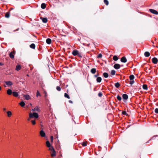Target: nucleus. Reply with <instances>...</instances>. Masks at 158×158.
Masks as SVG:
<instances>
[{
  "instance_id": "ddd939ff",
  "label": "nucleus",
  "mask_w": 158,
  "mask_h": 158,
  "mask_svg": "<svg viewBox=\"0 0 158 158\" xmlns=\"http://www.w3.org/2000/svg\"><path fill=\"white\" fill-rule=\"evenodd\" d=\"M42 20V22L44 23H46L48 21L47 19L46 18H40Z\"/></svg>"
},
{
  "instance_id": "2eb2a0df",
  "label": "nucleus",
  "mask_w": 158,
  "mask_h": 158,
  "mask_svg": "<svg viewBox=\"0 0 158 158\" xmlns=\"http://www.w3.org/2000/svg\"><path fill=\"white\" fill-rule=\"evenodd\" d=\"M46 42L47 44H50L52 42L51 39L49 38H47L46 39Z\"/></svg>"
},
{
  "instance_id": "680f3d73",
  "label": "nucleus",
  "mask_w": 158,
  "mask_h": 158,
  "mask_svg": "<svg viewBox=\"0 0 158 158\" xmlns=\"http://www.w3.org/2000/svg\"><path fill=\"white\" fill-rule=\"evenodd\" d=\"M131 126V125H128V127H130Z\"/></svg>"
},
{
  "instance_id": "338daca9",
  "label": "nucleus",
  "mask_w": 158,
  "mask_h": 158,
  "mask_svg": "<svg viewBox=\"0 0 158 158\" xmlns=\"http://www.w3.org/2000/svg\"><path fill=\"white\" fill-rule=\"evenodd\" d=\"M74 121V122L75 123H76V122H75Z\"/></svg>"
},
{
  "instance_id": "f704fd0d",
  "label": "nucleus",
  "mask_w": 158,
  "mask_h": 158,
  "mask_svg": "<svg viewBox=\"0 0 158 158\" xmlns=\"http://www.w3.org/2000/svg\"><path fill=\"white\" fill-rule=\"evenodd\" d=\"M117 98L118 101H120L122 100L121 97L119 95H118L117 97Z\"/></svg>"
},
{
  "instance_id": "7ed1b4c3",
  "label": "nucleus",
  "mask_w": 158,
  "mask_h": 158,
  "mask_svg": "<svg viewBox=\"0 0 158 158\" xmlns=\"http://www.w3.org/2000/svg\"><path fill=\"white\" fill-rule=\"evenodd\" d=\"M149 10L150 12L152 13L155 15H158V12L154 9H150Z\"/></svg>"
},
{
  "instance_id": "4468645a",
  "label": "nucleus",
  "mask_w": 158,
  "mask_h": 158,
  "mask_svg": "<svg viewBox=\"0 0 158 158\" xmlns=\"http://www.w3.org/2000/svg\"><path fill=\"white\" fill-rule=\"evenodd\" d=\"M52 153L51 154V156L52 157H54L56 156V151L53 148H52Z\"/></svg>"
},
{
  "instance_id": "3c124183",
  "label": "nucleus",
  "mask_w": 158,
  "mask_h": 158,
  "mask_svg": "<svg viewBox=\"0 0 158 158\" xmlns=\"http://www.w3.org/2000/svg\"><path fill=\"white\" fill-rule=\"evenodd\" d=\"M77 56H78L79 57H80L81 58L82 57V56H81V55L78 53V54H77Z\"/></svg>"
},
{
  "instance_id": "7c9ffc66",
  "label": "nucleus",
  "mask_w": 158,
  "mask_h": 158,
  "mask_svg": "<svg viewBox=\"0 0 158 158\" xmlns=\"http://www.w3.org/2000/svg\"><path fill=\"white\" fill-rule=\"evenodd\" d=\"M116 71L114 70H112L111 71V74L112 75H114L115 74Z\"/></svg>"
},
{
  "instance_id": "864d4df0",
  "label": "nucleus",
  "mask_w": 158,
  "mask_h": 158,
  "mask_svg": "<svg viewBox=\"0 0 158 158\" xmlns=\"http://www.w3.org/2000/svg\"><path fill=\"white\" fill-rule=\"evenodd\" d=\"M69 102L70 103H73V102L71 101V100H69Z\"/></svg>"
},
{
  "instance_id": "c85d7f7f",
  "label": "nucleus",
  "mask_w": 158,
  "mask_h": 158,
  "mask_svg": "<svg viewBox=\"0 0 158 158\" xmlns=\"http://www.w3.org/2000/svg\"><path fill=\"white\" fill-rule=\"evenodd\" d=\"M113 59L114 61H117L118 60V58L117 56H114L113 57Z\"/></svg>"
},
{
  "instance_id": "603ef678",
  "label": "nucleus",
  "mask_w": 158,
  "mask_h": 158,
  "mask_svg": "<svg viewBox=\"0 0 158 158\" xmlns=\"http://www.w3.org/2000/svg\"><path fill=\"white\" fill-rule=\"evenodd\" d=\"M20 80L21 79H20ZM20 82H22V84H23V83L25 82L23 81H22V80H20Z\"/></svg>"
},
{
  "instance_id": "39448f33",
  "label": "nucleus",
  "mask_w": 158,
  "mask_h": 158,
  "mask_svg": "<svg viewBox=\"0 0 158 158\" xmlns=\"http://www.w3.org/2000/svg\"><path fill=\"white\" fill-rule=\"evenodd\" d=\"M152 61L153 64H156L157 63L158 60L156 57H154L152 58Z\"/></svg>"
},
{
  "instance_id": "9d476101",
  "label": "nucleus",
  "mask_w": 158,
  "mask_h": 158,
  "mask_svg": "<svg viewBox=\"0 0 158 158\" xmlns=\"http://www.w3.org/2000/svg\"><path fill=\"white\" fill-rule=\"evenodd\" d=\"M40 135L43 137H45L46 135L44 131L42 130L40 132Z\"/></svg>"
},
{
  "instance_id": "4c0bfd02",
  "label": "nucleus",
  "mask_w": 158,
  "mask_h": 158,
  "mask_svg": "<svg viewBox=\"0 0 158 158\" xmlns=\"http://www.w3.org/2000/svg\"><path fill=\"white\" fill-rule=\"evenodd\" d=\"M40 94L38 90L37 91V93H36V96L37 97H38L39 96H40Z\"/></svg>"
},
{
  "instance_id": "a211bd4d",
  "label": "nucleus",
  "mask_w": 158,
  "mask_h": 158,
  "mask_svg": "<svg viewBox=\"0 0 158 158\" xmlns=\"http://www.w3.org/2000/svg\"><path fill=\"white\" fill-rule=\"evenodd\" d=\"M30 48L33 49H35V45L34 44L32 43L31 44V45L29 46Z\"/></svg>"
},
{
  "instance_id": "bf43d9fd",
  "label": "nucleus",
  "mask_w": 158,
  "mask_h": 158,
  "mask_svg": "<svg viewBox=\"0 0 158 158\" xmlns=\"http://www.w3.org/2000/svg\"><path fill=\"white\" fill-rule=\"evenodd\" d=\"M0 65H2V64L1 63H0Z\"/></svg>"
},
{
  "instance_id": "dca6fc26",
  "label": "nucleus",
  "mask_w": 158,
  "mask_h": 158,
  "mask_svg": "<svg viewBox=\"0 0 158 158\" xmlns=\"http://www.w3.org/2000/svg\"><path fill=\"white\" fill-rule=\"evenodd\" d=\"M96 69H95L94 68L90 70L92 74H95V73L96 72Z\"/></svg>"
},
{
  "instance_id": "5701e85b",
  "label": "nucleus",
  "mask_w": 158,
  "mask_h": 158,
  "mask_svg": "<svg viewBox=\"0 0 158 158\" xmlns=\"http://www.w3.org/2000/svg\"><path fill=\"white\" fill-rule=\"evenodd\" d=\"M10 12H7L5 14V17L6 18H9L10 16Z\"/></svg>"
},
{
  "instance_id": "6ab92c4d",
  "label": "nucleus",
  "mask_w": 158,
  "mask_h": 158,
  "mask_svg": "<svg viewBox=\"0 0 158 158\" xmlns=\"http://www.w3.org/2000/svg\"><path fill=\"white\" fill-rule=\"evenodd\" d=\"M103 77L105 78H107L109 77L108 74L107 73H106V72L103 73Z\"/></svg>"
},
{
  "instance_id": "bb28decb",
  "label": "nucleus",
  "mask_w": 158,
  "mask_h": 158,
  "mask_svg": "<svg viewBox=\"0 0 158 158\" xmlns=\"http://www.w3.org/2000/svg\"><path fill=\"white\" fill-rule=\"evenodd\" d=\"M143 88L144 89L147 90L148 88L147 85L145 84L143 85Z\"/></svg>"
},
{
  "instance_id": "69168bd1",
  "label": "nucleus",
  "mask_w": 158,
  "mask_h": 158,
  "mask_svg": "<svg viewBox=\"0 0 158 158\" xmlns=\"http://www.w3.org/2000/svg\"><path fill=\"white\" fill-rule=\"evenodd\" d=\"M110 77H111V76H110L109 77L110 78Z\"/></svg>"
},
{
  "instance_id": "b1692460",
  "label": "nucleus",
  "mask_w": 158,
  "mask_h": 158,
  "mask_svg": "<svg viewBox=\"0 0 158 158\" xmlns=\"http://www.w3.org/2000/svg\"><path fill=\"white\" fill-rule=\"evenodd\" d=\"M46 144L47 147L48 148L51 147V145L50 144V143L49 141H47L46 142Z\"/></svg>"
},
{
  "instance_id": "6e6552de",
  "label": "nucleus",
  "mask_w": 158,
  "mask_h": 158,
  "mask_svg": "<svg viewBox=\"0 0 158 158\" xmlns=\"http://www.w3.org/2000/svg\"><path fill=\"white\" fill-rule=\"evenodd\" d=\"M15 54V52L14 51L11 52L9 54L10 57L11 59H13L14 57V54Z\"/></svg>"
},
{
  "instance_id": "f3484780",
  "label": "nucleus",
  "mask_w": 158,
  "mask_h": 158,
  "mask_svg": "<svg viewBox=\"0 0 158 158\" xmlns=\"http://www.w3.org/2000/svg\"><path fill=\"white\" fill-rule=\"evenodd\" d=\"M144 55L145 56L148 57L150 56V53L149 52H144Z\"/></svg>"
},
{
  "instance_id": "a19ab883",
  "label": "nucleus",
  "mask_w": 158,
  "mask_h": 158,
  "mask_svg": "<svg viewBox=\"0 0 158 158\" xmlns=\"http://www.w3.org/2000/svg\"><path fill=\"white\" fill-rule=\"evenodd\" d=\"M56 89L58 91H60L61 90L60 87L59 86H57L56 87Z\"/></svg>"
},
{
  "instance_id": "0eeeda50",
  "label": "nucleus",
  "mask_w": 158,
  "mask_h": 158,
  "mask_svg": "<svg viewBox=\"0 0 158 158\" xmlns=\"http://www.w3.org/2000/svg\"><path fill=\"white\" fill-rule=\"evenodd\" d=\"M120 65L118 64H115L114 65V69H120Z\"/></svg>"
},
{
  "instance_id": "2f4dec72",
  "label": "nucleus",
  "mask_w": 158,
  "mask_h": 158,
  "mask_svg": "<svg viewBox=\"0 0 158 158\" xmlns=\"http://www.w3.org/2000/svg\"><path fill=\"white\" fill-rule=\"evenodd\" d=\"M122 114L123 115H126V116H128V114H127L126 111H123L122 112Z\"/></svg>"
},
{
  "instance_id": "72a5a7b5",
  "label": "nucleus",
  "mask_w": 158,
  "mask_h": 158,
  "mask_svg": "<svg viewBox=\"0 0 158 158\" xmlns=\"http://www.w3.org/2000/svg\"><path fill=\"white\" fill-rule=\"evenodd\" d=\"M64 96L66 98H67L68 99H69L70 98V97L69 96V95L67 94L66 93H64Z\"/></svg>"
},
{
  "instance_id": "79ce46f5",
  "label": "nucleus",
  "mask_w": 158,
  "mask_h": 158,
  "mask_svg": "<svg viewBox=\"0 0 158 158\" xmlns=\"http://www.w3.org/2000/svg\"><path fill=\"white\" fill-rule=\"evenodd\" d=\"M102 54L100 53L97 56V58H101L102 57Z\"/></svg>"
},
{
  "instance_id": "20e7f679",
  "label": "nucleus",
  "mask_w": 158,
  "mask_h": 158,
  "mask_svg": "<svg viewBox=\"0 0 158 158\" xmlns=\"http://www.w3.org/2000/svg\"><path fill=\"white\" fill-rule=\"evenodd\" d=\"M5 83L9 87L11 86L13 84L12 82L10 81H5Z\"/></svg>"
},
{
  "instance_id": "f03ea898",
  "label": "nucleus",
  "mask_w": 158,
  "mask_h": 158,
  "mask_svg": "<svg viewBox=\"0 0 158 158\" xmlns=\"http://www.w3.org/2000/svg\"><path fill=\"white\" fill-rule=\"evenodd\" d=\"M122 98L123 101L124 102H125V101L127 100L128 98V96L127 94H124L123 95Z\"/></svg>"
},
{
  "instance_id": "cd10ccee",
  "label": "nucleus",
  "mask_w": 158,
  "mask_h": 158,
  "mask_svg": "<svg viewBox=\"0 0 158 158\" xmlns=\"http://www.w3.org/2000/svg\"><path fill=\"white\" fill-rule=\"evenodd\" d=\"M7 116L8 117H10L12 115V113L10 111H8L7 112Z\"/></svg>"
},
{
  "instance_id": "052dcab7",
  "label": "nucleus",
  "mask_w": 158,
  "mask_h": 158,
  "mask_svg": "<svg viewBox=\"0 0 158 158\" xmlns=\"http://www.w3.org/2000/svg\"><path fill=\"white\" fill-rule=\"evenodd\" d=\"M1 90V87L0 86V91Z\"/></svg>"
},
{
  "instance_id": "f257e3e1",
  "label": "nucleus",
  "mask_w": 158,
  "mask_h": 158,
  "mask_svg": "<svg viewBox=\"0 0 158 158\" xmlns=\"http://www.w3.org/2000/svg\"><path fill=\"white\" fill-rule=\"evenodd\" d=\"M39 117L38 114L36 112H34L33 114L31 113L29 114V117L30 118H37Z\"/></svg>"
},
{
  "instance_id": "412c9836",
  "label": "nucleus",
  "mask_w": 158,
  "mask_h": 158,
  "mask_svg": "<svg viewBox=\"0 0 158 158\" xmlns=\"http://www.w3.org/2000/svg\"><path fill=\"white\" fill-rule=\"evenodd\" d=\"M41 8L43 9H45L46 7V5L44 3H42L41 5Z\"/></svg>"
},
{
  "instance_id": "58836bf2",
  "label": "nucleus",
  "mask_w": 158,
  "mask_h": 158,
  "mask_svg": "<svg viewBox=\"0 0 158 158\" xmlns=\"http://www.w3.org/2000/svg\"><path fill=\"white\" fill-rule=\"evenodd\" d=\"M82 145L83 146H87V142H83L82 143Z\"/></svg>"
},
{
  "instance_id": "13d9d810",
  "label": "nucleus",
  "mask_w": 158,
  "mask_h": 158,
  "mask_svg": "<svg viewBox=\"0 0 158 158\" xmlns=\"http://www.w3.org/2000/svg\"><path fill=\"white\" fill-rule=\"evenodd\" d=\"M30 105L31 106H32V104L31 103H30Z\"/></svg>"
},
{
  "instance_id": "f8f14e48",
  "label": "nucleus",
  "mask_w": 158,
  "mask_h": 158,
  "mask_svg": "<svg viewBox=\"0 0 158 158\" xmlns=\"http://www.w3.org/2000/svg\"><path fill=\"white\" fill-rule=\"evenodd\" d=\"M32 110L34 111L40 112V111L39 108L37 106H36L34 109H32Z\"/></svg>"
},
{
  "instance_id": "8fccbe9b",
  "label": "nucleus",
  "mask_w": 158,
  "mask_h": 158,
  "mask_svg": "<svg viewBox=\"0 0 158 158\" xmlns=\"http://www.w3.org/2000/svg\"><path fill=\"white\" fill-rule=\"evenodd\" d=\"M52 148H53V147L52 146H51V147H50L49 148V150L51 151H52Z\"/></svg>"
},
{
  "instance_id": "e2e57ef3",
  "label": "nucleus",
  "mask_w": 158,
  "mask_h": 158,
  "mask_svg": "<svg viewBox=\"0 0 158 158\" xmlns=\"http://www.w3.org/2000/svg\"><path fill=\"white\" fill-rule=\"evenodd\" d=\"M19 30V28H18V29H16V30L18 31Z\"/></svg>"
},
{
  "instance_id": "423d86ee",
  "label": "nucleus",
  "mask_w": 158,
  "mask_h": 158,
  "mask_svg": "<svg viewBox=\"0 0 158 158\" xmlns=\"http://www.w3.org/2000/svg\"><path fill=\"white\" fill-rule=\"evenodd\" d=\"M79 52L77 50H74L72 52V54L74 56H76L78 54Z\"/></svg>"
},
{
  "instance_id": "c9c22d12",
  "label": "nucleus",
  "mask_w": 158,
  "mask_h": 158,
  "mask_svg": "<svg viewBox=\"0 0 158 158\" xmlns=\"http://www.w3.org/2000/svg\"><path fill=\"white\" fill-rule=\"evenodd\" d=\"M104 2L106 5H108L109 4V2L107 0H104Z\"/></svg>"
},
{
  "instance_id": "de8ad7c7",
  "label": "nucleus",
  "mask_w": 158,
  "mask_h": 158,
  "mask_svg": "<svg viewBox=\"0 0 158 158\" xmlns=\"http://www.w3.org/2000/svg\"><path fill=\"white\" fill-rule=\"evenodd\" d=\"M99 76V74L98 73H97L94 76V77L95 78L97 77L98 76Z\"/></svg>"
},
{
  "instance_id": "49530a36",
  "label": "nucleus",
  "mask_w": 158,
  "mask_h": 158,
  "mask_svg": "<svg viewBox=\"0 0 158 158\" xmlns=\"http://www.w3.org/2000/svg\"><path fill=\"white\" fill-rule=\"evenodd\" d=\"M51 141V142H53V137L52 136H51L50 137Z\"/></svg>"
},
{
  "instance_id": "a878e982",
  "label": "nucleus",
  "mask_w": 158,
  "mask_h": 158,
  "mask_svg": "<svg viewBox=\"0 0 158 158\" xmlns=\"http://www.w3.org/2000/svg\"><path fill=\"white\" fill-rule=\"evenodd\" d=\"M114 85L116 88H118L120 86V84L119 82H117Z\"/></svg>"
},
{
  "instance_id": "4d7b16f0",
  "label": "nucleus",
  "mask_w": 158,
  "mask_h": 158,
  "mask_svg": "<svg viewBox=\"0 0 158 158\" xmlns=\"http://www.w3.org/2000/svg\"><path fill=\"white\" fill-rule=\"evenodd\" d=\"M26 76H27V77H29V75L28 74H27Z\"/></svg>"
},
{
  "instance_id": "1a4fd4ad",
  "label": "nucleus",
  "mask_w": 158,
  "mask_h": 158,
  "mask_svg": "<svg viewBox=\"0 0 158 158\" xmlns=\"http://www.w3.org/2000/svg\"><path fill=\"white\" fill-rule=\"evenodd\" d=\"M121 61L123 63H126L127 61V59L125 56H123L121 58Z\"/></svg>"
},
{
  "instance_id": "4be33fe9",
  "label": "nucleus",
  "mask_w": 158,
  "mask_h": 158,
  "mask_svg": "<svg viewBox=\"0 0 158 158\" xmlns=\"http://www.w3.org/2000/svg\"><path fill=\"white\" fill-rule=\"evenodd\" d=\"M7 93L9 95H11L12 93V90L10 89H8L7 91Z\"/></svg>"
},
{
  "instance_id": "473e14b6",
  "label": "nucleus",
  "mask_w": 158,
  "mask_h": 158,
  "mask_svg": "<svg viewBox=\"0 0 158 158\" xmlns=\"http://www.w3.org/2000/svg\"><path fill=\"white\" fill-rule=\"evenodd\" d=\"M25 105V103L23 101L20 102V106H24Z\"/></svg>"
},
{
  "instance_id": "c03bdc74",
  "label": "nucleus",
  "mask_w": 158,
  "mask_h": 158,
  "mask_svg": "<svg viewBox=\"0 0 158 158\" xmlns=\"http://www.w3.org/2000/svg\"><path fill=\"white\" fill-rule=\"evenodd\" d=\"M134 83V81L133 80L130 81V84L131 85H132V84H133Z\"/></svg>"
},
{
  "instance_id": "774afa93",
  "label": "nucleus",
  "mask_w": 158,
  "mask_h": 158,
  "mask_svg": "<svg viewBox=\"0 0 158 158\" xmlns=\"http://www.w3.org/2000/svg\"><path fill=\"white\" fill-rule=\"evenodd\" d=\"M13 8H11V10H13Z\"/></svg>"
},
{
  "instance_id": "a18cd8bd",
  "label": "nucleus",
  "mask_w": 158,
  "mask_h": 158,
  "mask_svg": "<svg viewBox=\"0 0 158 158\" xmlns=\"http://www.w3.org/2000/svg\"><path fill=\"white\" fill-rule=\"evenodd\" d=\"M31 122L33 125H34L36 123L35 120H31Z\"/></svg>"
},
{
  "instance_id": "37998d69",
  "label": "nucleus",
  "mask_w": 158,
  "mask_h": 158,
  "mask_svg": "<svg viewBox=\"0 0 158 158\" xmlns=\"http://www.w3.org/2000/svg\"><path fill=\"white\" fill-rule=\"evenodd\" d=\"M98 95L99 97H101L102 95V94L101 92H100L98 94Z\"/></svg>"
},
{
  "instance_id": "6e6d98bb",
  "label": "nucleus",
  "mask_w": 158,
  "mask_h": 158,
  "mask_svg": "<svg viewBox=\"0 0 158 158\" xmlns=\"http://www.w3.org/2000/svg\"><path fill=\"white\" fill-rule=\"evenodd\" d=\"M150 141V140H148V141L147 142H146V143H149V141Z\"/></svg>"
},
{
  "instance_id": "aec40b11",
  "label": "nucleus",
  "mask_w": 158,
  "mask_h": 158,
  "mask_svg": "<svg viewBox=\"0 0 158 158\" xmlns=\"http://www.w3.org/2000/svg\"><path fill=\"white\" fill-rule=\"evenodd\" d=\"M102 80V78L101 77H98L96 79V81L97 82H100Z\"/></svg>"
},
{
  "instance_id": "9b49d317",
  "label": "nucleus",
  "mask_w": 158,
  "mask_h": 158,
  "mask_svg": "<svg viewBox=\"0 0 158 158\" xmlns=\"http://www.w3.org/2000/svg\"><path fill=\"white\" fill-rule=\"evenodd\" d=\"M24 97L26 100H29L31 99L30 96L28 94L24 95Z\"/></svg>"
},
{
  "instance_id": "c756f323",
  "label": "nucleus",
  "mask_w": 158,
  "mask_h": 158,
  "mask_svg": "<svg viewBox=\"0 0 158 158\" xmlns=\"http://www.w3.org/2000/svg\"><path fill=\"white\" fill-rule=\"evenodd\" d=\"M135 78V77L133 75H131L129 76V78L131 80H133Z\"/></svg>"
},
{
  "instance_id": "09e8293b",
  "label": "nucleus",
  "mask_w": 158,
  "mask_h": 158,
  "mask_svg": "<svg viewBox=\"0 0 158 158\" xmlns=\"http://www.w3.org/2000/svg\"><path fill=\"white\" fill-rule=\"evenodd\" d=\"M155 112L156 114H158V108H156L155 109Z\"/></svg>"
},
{
  "instance_id": "ea45409f",
  "label": "nucleus",
  "mask_w": 158,
  "mask_h": 158,
  "mask_svg": "<svg viewBox=\"0 0 158 158\" xmlns=\"http://www.w3.org/2000/svg\"><path fill=\"white\" fill-rule=\"evenodd\" d=\"M158 136V135H155L153 136V137H152V139H150V140H151L152 139H155V138Z\"/></svg>"
},
{
  "instance_id": "e433bc0d",
  "label": "nucleus",
  "mask_w": 158,
  "mask_h": 158,
  "mask_svg": "<svg viewBox=\"0 0 158 158\" xmlns=\"http://www.w3.org/2000/svg\"><path fill=\"white\" fill-rule=\"evenodd\" d=\"M16 70L17 71L20 70V65L18 64L16 67Z\"/></svg>"
},
{
  "instance_id": "0e129e2a",
  "label": "nucleus",
  "mask_w": 158,
  "mask_h": 158,
  "mask_svg": "<svg viewBox=\"0 0 158 158\" xmlns=\"http://www.w3.org/2000/svg\"><path fill=\"white\" fill-rule=\"evenodd\" d=\"M20 69H21V65H20Z\"/></svg>"
},
{
  "instance_id": "393cba45",
  "label": "nucleus",
  "mask_w": 158,
  "mask_h": 158,
  "mask_svg": "<svg viewBox=\"0 0 158 158\" xmlns=\"http://www.w3.org/2000/svg\"><path fill=\"white\" fill-rule=\"evenodd\" d=\"M13 95L15 97H17L18 96V93L16 92H13Z\"/></svg>"
},
{
  "instance_id": "5fc2aeb1",
  "label": "nucleus",
  "mask_w": 158,
  "mask_h": 158,
  "mask_svg": "<svg viewBox=\"0 0 158 158\" xmlns=\"http://www.w3.org/2000/svg\"><path fill=\"white\" fill-rule=\"evenodd\" d=\"M3 110L4 111H6V108H4L3 109Z\"/></svg>"
}]
</instances>
